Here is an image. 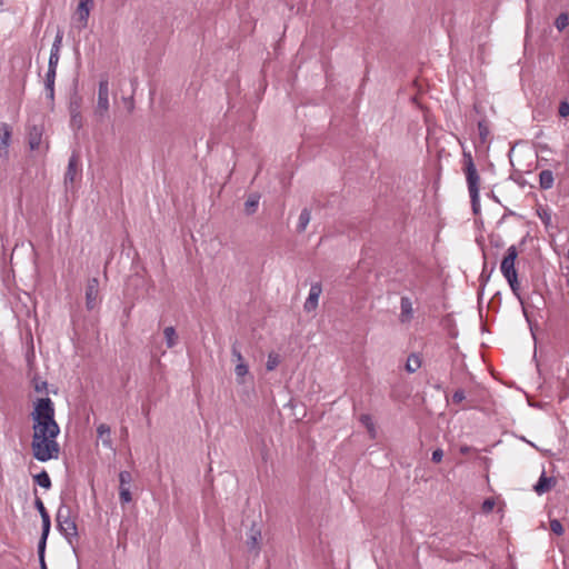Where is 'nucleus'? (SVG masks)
Returning a JSON list of instances; mask_svg holds the SVG:
<instances>
[{"label":"nucleus","instance_id":"nucleus-17","mask_svg":"<svg viewBox=\"0 0 569 569\" xmlns=\"http://www.w3.org/2000/svg\"><path fill=\"white\" fill-rule=\"evenodd\" d=\"M555 177L551 170H542L539 173V186L542 190H549L553 187Z\"/></svg>","mask_w":569,"mask_h":569},{"label":"nucleus","instance_id":"nucleus-14","mask_svg":"<svg viewBox=\"0 0 569 569\" xmlns=\"http://www.w3.org/2000/svg\"><path fill=\"white\" fill-rule=\"evenodd\" d=\"M413 318L412 301L409 297L403 296L400 299V315L399 321L401 323H409Z\"/></svg>","mask_w":569,"mask_h":569},{"label":"nucleus","instance_id":"nucleus-6","mask_svg":"<svg viewBox=\"0 0 569 569\" xmlns=\"http://www.w3.org/2000/svg\"><path fill=\"white\" fill-rule=\"evenodd\" d=\"M99 280L91 278L86 287V307L88 310H93L99 305Z\"/></svg>","mask_w":569,"mask_h":569},{"label":"nucleus","instance_id":"nucleus-1","mask_svg":"<svg viewBox=\"0 0 569 569\" xmlns=\"http://www.w3.org/2000/svg\"><path fill=\"white\" fill-rule=\"evenodd\" d=\"M59 433L60 427L56 420L32 425L31 452L37 461L47 462L59 458Z\"/></svg>","mask_w":569,"mask_h":569},{"label":"nucleus","instance_id":"nucleus-2","mask_svg":"<svg viewBox=\"0 0 569 569\" xmlns=\"http://www.w3.org/2000/svg\"><path fill=\"white\" fill-rule=\"evenodd\" d=\"M518 257V250L516 246H510L507 249L506 256L503 257L501 264H500V271L505 279L507 280L508 284L510 286V289L512 293L518 298V300L522 303L521 295H520V283L518 281V273L516 270V260Z\"/></svg>","mask_w":569,"mask_h":569},{"label":"nucleus","instance_id":"nucleus-16","mask_svg":"<svg viewBox=\"0 0 569 569\" xmlns=\"http://www.w3.org/2000/svg\"><path fill=\"white\" fill-rule=\"evenodd\" d=\"M97 433H98V437L102 440V445L106 448L111 449L112 448V440H111V429H110V427L108 425H106V423H100L97 427Z\"/></svg>","mask_w":569,"mask_h":569},{"label":"nucleus","instance_id":"nucleus-47","mask_svg":"<svg viewBox=\"0 0 569 569\" xmlns=\"http://www.w3.org/2000/svg\"><path fill=\"white\" fill-rule=\"evenodd\" d=\"M39 562H40L41 569H48L44 560H41Z\"/></svg>","mask_w":569,"mask_h":569},{"label":"nucleus","instance_id":"nucleus-13","mask_svg":"<svg viewBox=\"0 0 569 569\" xmlns=\"http://www.w3.org/2000/svg\"><path fill=\"white\" fill-rule=\"evenodd\" d=\"M78 173H79V158L77 154L73 153L69 158L67 171L64 174V184L67 188L74 183Z\"/></svg>","mask_w":569,"mask_h":569},{"label":"nucleus","instance_id":"nucleus-11","mask_svg":"<svg viewBox=\"0 0 569 569\" xmlns=\"http://www.w3.org/2000/svg\"><path fill=\"white\" fill-rule=\"evenodd\" d=\"M321 292H322V286L320 282H315L311 284L308 298L306 299V302L303 306L306 311L310 312V311H313L317 309L318 302H319V297H320Z\"/></svg>","mask_w":569,"mask_h":569},{"label":"nucleus","instance_id":"nucleus-3","mask_svg":"<svg viewBox=\"0 0 569 569\" xmlns=\"http://www.w3.org/2000/svg\"><path fill=\"white\" fill-rule=\"evenodd\" d=\"M465 173L470 194L471 206L473 212H478L480 208L479 203V187L480 177L477 172L472 156L470 152L463 151Z\"/></svg>","mask_w":569,"mask_h":569},{"label":"nucleus","instance_id":"nucleus-33","mask_svg":"<svg viewBox=\"0 0 569 569\" xmlns=\"http://www.w3.org/2000/svg\"><path fill=\"white\" fill-rule=\"evenodd\" d=\"M63 32L58 30L50 51L60 52L62 47Z\"/></svg>","mask_w":569,"mask_h":569},{"label":"nucleus","instance_id":"nucleus-4","mask_svg":"<svg viewBox=\"0 0 569 569\" xmlns=\"http://www.w3.org/2000/svg\"><path fill=\"white\" fill-rule=\"evenodd\" d=\"M56 409L54 403L49 397L39 398L33 403V410L30 413L32 425H40L41 422L53 421Z\"/></svg>","mask_w":569,"mask_h":569},{"label":"nucleus","instance_id":"nucleus-36","mask_svg":"<svg viewBox=\"0 0 569 569\" xmlns=\"http://www.w3.org/2000/svg\"><path fill=\"white\" fill-rule=\"evenodd\" d=\"M550 529H551L552 532H555L558 536L563 533L562 525L557 519H553V520L550 521Z\"/></svg>","mask_w":569,"mask_h":569},{"label":"nucleus","instance_id":"nucleus-18","mask_svg":"<svg viewBox=\"0 0 569 569\" xmlns=\"http://www.w3.org/2000/svg\"><path fill=\"white\" fill-rule=\"evenodd\" d=\"M163 337L166 345L169 349L174 348L178 345L179 337L174 327L169 326L163 329Z\"/></svg>","mask_w":569,"mask_h":569},{"label":"nucleus","instance_id":"nucleus-23","mask_svg":"<svg viewBox=\"0 0 569 569\" xmlns=\"http://www.w3.org/2000/svg\"><path fill=\"white\" fill-rule=\"evenodd\" d=\"M310 219H311L310 210L308 208L302 209V211L300 212V216H299L298 224H297L298 232H303L307 229V227L310 222Z\"/></svg>","mask_w":569,"mask_h":569},{"label":"nucleus","instance_id":"nucleus-32","mask_svg":"<svg viewBox=\"0 0 569 569\" xmlns=\"http://www.w3.org/2000/svg\"><path fill=\"white\" fill-rule=\"evenodd\" d=\"M280 363V357L278 353L276 352H270L268 355V360H267V365H266V368L268 371H272L274 370Z\"/></svg>","mask_w":569,"mask_h":569},{"label":"nucleus","instance_id":"nucleus-20","mask_svg":"<svg viewBox=\"0 0 569 569\" xmlns=\"http://www.w3.org/2000/svg\"><path fill=\"white\" fill-rule=\"evenodd\" d=\"M537 214L546 229L552 227V212L548 207H539L537 209Z\"/></svg>","mask_w":569,"mask_h":569},{"label":"nucleus","instance_id":"nucleus-43","mask_svg":"<svg viewBox=\"0 0 569 569\" xmlns=\"http://www.w3.org/2000/svg\"><path fill=\"white\" fill-rule=\"evenodd\" d=\"M442 458H443L442 449L438 448V449L433 450L432 457H431L433 462L439 463V462H441Z\"/></svg>","mask_w":569,"mask_h":569},{"label":"nucleus","instance_id":"nucleus-15","mask_svg":"<svg viewBox=\"0 0 569 569\" xmlns=\"http://www.w3.org/2000/svg\"><path fill=\"white\" fill-rule=\"evenodd\" d=\"M42 139V129L38 126H32L28 132V142L31 150L39 149Z\"/></svg>","mask_w":569,"mask_h":569},{"label":"nucleus","instance_id":"nucleus-41","mask_svg":"<svg viewBox=\"0 0 569 569\" xmlns=\"http://www.w3.org/2000/svg\"><path fill=\"white\" fill-rule=\"evenodd\" d=\"M231 355L237 363L246 362L240 350L236 346L232 347Z\"/></svg>","mask_w":569,"mask_h":569},{"label":"nucleus","instance_id":"nucleus-29","mask_svg":"<svg viewBox=\"0 0 569 569\" xmlns=\"http://www.w3.org/2000/svg\"><path fill=\"white\" fill-rule=\"evenodd\" d=\"M478 132H479L480 141L486 142L487 138L489 137V133H490V129H489L488 122L486 120H480L478 122Z\"/></svg>","mask_w":569,"mask_h":569},{"label":"nucleus","instance_id":"nucleus-40","mask_svg":"<svg viewBox=\"0 0 569 569\" xmlns=\"http://www.w3.org/2000/svg\"><path fill=\"white\" fill-rule=\"evenodd\" d=\"M57 70L56 69H49L46 73L44 83H54L56 80Z\"/></svg>","mask_w":569,"mask_h":569},{"label":"nucleus","instance_id":"nucleus-27","mask_svg":"<svg viewBox=\"0 0 569 569\" xmlns=\"http://www.w3.org/2000/svg\"><path fill=\"white\" fill-rule=\"evenodd\" d=\"M360 422L366 427V429L370 433V437L373 439L376 437V427H375L371 416L367 415V413L361 415Z\"/></svg>","mask_w":569,"mask_h":569},{"label":"nucleus","instance_id":"nucleus-21","mask_svg":"<svg viewBox=\"0 0 569 569\" xmlns=\"http://www.w3.org/2000/svg\"><path fill=\"white\" fill-rule=\"evenodd\" d=\"M421 367V359L417 353H411L406 362V371L409 373L416 372Z\"/></svg>","mask_w":569,"mask_h":569},{"label":"nucleus","instance_id":"nucleus-28","mask_svg":"<svg viewBox=\"0 0 569 569\" xmlns=\"http://www.w3.org/2000/svg\"><path fill=\"white\" fill-rule=\"evenodd\" d=\"M259 204V196L252 194L244 202L246 212L252 214L256 212Z\"/></svg>","mask_w":569,"mask_h":569},{"label":"nucleus","instance_id":"nucleus-19","mask_svg":"<svg viewBox=\"0 0 569 569\" xmlns=\"http://www.w3.org/2000/svg\"><path fill=\"white\" fill-rule=\"evenodd\" d=\"M34 507L40 513L41 520H42V527H51V520L49 512L47 511L42 500L39 497H36L34 500Z\"/></svg>","mask_w":569,"mask_h":569},{"label":"nucleus","instance_id":"nucleus-30","mask_svg":"<svg viewBox=\"0 0 569 569\" xmlns=\"http://www.w3.org/2000/svg\"><path fill=\"white\" fill-rule=\"evenodd\" d=\"M132 481V476L129 471L127 470H123V471H120L119 473V489H123V488H130V483Z\"/></svg>","mask_w":569,"mask_h":569},{"label":"nucleus","instance_id":"nucleus-22","mask_svg":"<svg viewBox=\"0 0 569 569\" xmlns=\"http://www.w3.org/2000/svg\"><path fill=\"white\" fill-rule=\"evenodd\" d=\"M50 532V527H42L41 538L38 543V556L39 561L44 560V551H46V545L47 539Z\"/></svg>","mask_w":569,"mask_h":569},{"label":"nucleus","instance_id":"nucleus-9","mask_svg":"<svg viewBox=\"0 0 569 569\" xmlns=\"http://www.w3.org/2000/svg\"><path fill=\"white\" fill-rule=\"evenodd\" d=\"M262 535L260 528L252 523L248 533H247V547L250 551L254 552V555H259L261 548Z\"/></svg>","mask_w":569,"mask_h":569},{"label":"nucleus","instance_id":"nucleus-5","mask_svg":"<svg viewBox=\"0 0 569 569\" xmlns=\"http://www.w3.org/2000/svg\"><path fill=\"white\" fill-rule=\"evenodd\" d=\"M109 79L108 77H101L98 86V99L94 108V116L99 120L107 118L109 112Z\"/></svg>","mask_w":569,"mask_h":569},{"label":"nucleus","instance_id":"nucleus-31","mask_svg":"<svg viewBox=\"0 0 569 569\" xmlns=\"http://www.w3.org/2000/svg\"><path fill=\"white\" fill-rule=\"evenodd\" d=\"M569 24V16L566 12L560 13L556 21L555 26L558 29V31H563Z\"/></svg>","mask_w":569,"mask_h":569},{"label":"nucleus","instance_id":"nucleus-45","mask_svg":"<svg viewBox=\"0 0 569 569\" xmlns=\"http://www.w3.org/2000/svg\"><path fill=\"white\" fill-rule=\"evenodd\" d=\"M34 389L38 392H41V391L46 390L47 389V382L46 381L37 382L36 386H34Z\"/></svg>","mask_w":569,"mask_h":569},{"label":"nucleus","instance_id":"nucleus-34","mask_svg":"<svg viewBox=\"0 0 569 569\" xmlns=\"http://www.w3.org/2000/svg\"><path fill=\"white\" fill-rule=\"evenodd\" d=\"M119 498L122 505L129 503L132 500L130 488L119 489Z\"/></svg>","mask_w":569,"mask_h":569},{"label":"nucleus","instance_id":"nucleus-48","mask_svg":"<svg viewBox=\"0 0 569 569\" xmlns=\"http://www.w3.org/2000/svg\"><path fill=\"white\" fill-rule=\"evenodd\" d=\"M460 450H461L462 453H467L469 451V448L468 447H462Z\"/></svg>","mask_w":569,"mask_h":569},{"label":"nucleus","instance_id":"nucleus-46","mask_svg":"<svg viewBox=\"0 0 569 569\" xmlns=\"http://www.w3.org/2000/svg\"><path fill=\"white\" fill-rule=\"evenodd\" d=\"M127 106H128V109L129 111H132L133 108H134V103H133V99L132 98H128V99H124Z\"/></svg>","mask_w":569,"mask_h":569},{"label":"nucleus","instance_id":"nucleus-44","mask_svg":"<svg viewBox=\"0 0 569 569\" xmlns=\"http://www.w3.org/2000/svg\"><path fill=\"white\" fill-rule=\"evenodd\" d=\"M495 507V501L491 499H486L482 503V510L485 512H490Z\"/></svg>","mask_w":569,"mask_h":569},{"label":"nucleus","instance_id":"nucleus-26","mask_svg":"<svg viewBox=\"0 0 569 569\" xmlns=\"http://www.w3.org/2000/svg\"><path fill=\"white\" fill-rule=\"evenodd\" d=\"M70 519H72L70 507H68L64 503L60 505L58 508V511H57V516H56L57 523L59 521H66V520H70Z\"/></svg>","mask_w":569,"mask_h":569},{"label":"nucleus","instance_id":"nucleus-12","mask_svg":"<svg viewBox=\"0 0 569 569\" xmlns=\"http://www.w3.org/2000/svg\"><path fill=\"white\" fill-rule=\"evenodd\" d=\"M57 528L70 543L78 538V528L74 519L59 521Z\"/></svg>","mask_w":569,"mask_h":569},{"label":"nucleus","instance_id":"nucleus-8","mask_svg":"<svg viewBox=\"0 0 569 569\" xmlns=\"http://www.w3.org/2000/svg\"><path fill=\"white\" fill-rule=\"evenodd\" d=\"M93 0H78L76 18L80 23V28H86L88 26L89 16L93 8Z\"/></svg>","mask_w":569,"mask_h":569},{"label":"nucleus","instance_id":"nucleus-25","mask_svg":"<svg viewBox=\"0 0 569 569\" xmlns=\"http://www.w3.org/2000/svg\"><path fill=\"white\" fill-rule=\"evenodd\" d=\"M34 482L44 489L51 488V479L46 470H42L33 477Z\"/></svg>","mask_w":569,"mask_h":569},{"label":"nucleus","instance_id":"nucleus-24","mask_svg":"<svg viewBox=\"0 0 569 569\" xmlns=\"http://www.w3.org/2000/svg\"><path fill=\"white\" fill-rule=\"evenodd\" d=\"M236 379L239 385L244 383V377L249 373V367L246 362L236 363L234 367Z\"/></svg>","mask_w":569,"mask_h":569},{"label":"nucleus","instance_id":"nucleus-38","mask_svg":"<svg viewBox=\"0 0 569 569\" xmlns=\"http://www.w3.org/2000/svg\"><path fill=\"white\" fill-rule=\"evenodd\" d=\"M558 112L561 118H567L569 116V102L561 101L559 104Z\"/></svg>","mask_w":569,"mask_h":569},{"label":"nucleus","instance_id":"nucleus-49","mask_svg":"<svg viewBox=\"0 0 569 569\" xmlns=\"http://www.w3.org/2000/svg\"><path fill=\"white\" fill-rule=\"evenodd\" d=\"M567 257H568V259H569V247H568V252H567Z\"/></svg>","mask_w":569,"mask_h":569},{"label":"nucleus","instance_id":"nucleus-37","mask_svg":"<svg viewBox=\"0 0 569 569\" xmlns=\"http://www.w3.org/2000/svg\"><path fill=\"white\" fill-rule=\"evenodd\" d=\"M71 123L77 124L78 128L81 127V114L78 110V107L71 110Z\"/></svg>","mask_w":569,"mask_h":569},{"label":"nucleus","instance_id":"nucleus-39","mask_svg":"<svg viewBox=\"0 0 569 569\" xmlns=\"http://www.w3.org/2000/svg\"><path fill=\"white\" fill-rule=\"evenodd\" d=\"M46 96L48 100L53 102L54 100V83H44Z\"/></svg>","mask_w":569,"mask_h":569},{"label":"nucleus","instance_id":"nucleus-7","mask_svg":"<svg viewBox=\"0 0 569 569\" xmlns=\"http://www.w3.org/2000/svg\"><path fill=\"white\" fill-rule=\"evenodd\" d=\"M12 129L6 122H0V157L9 158V148L11 144Z\"/></svg>","mask_w":569,"mask_h":569},{"label":"nucleus","instance_id":"nucleus-10","mask_svg":"<svg viewBox=\"0 0 569 569\" xmlns=\"http://www.w3.org/2000/svg\"><path fill=\"white\" fill-rule=\"evenodd\" d=\"M557 485V479L555 477L547 476L546 471L543 470L537 481V483L533 486V491L538 496H542L547 492H549L551 489H553Z\"/></svg>","mask_w":569,"mask_h":569},{"label":"nucleus","instance_id":"nucleus-35","mask_svg":"<svg viewBox=\"0 0 569 569\" xmlns=\"http://www.w3.org/2000/svg\"><path fill=\"white\" fill-rule=\"evenodd\" d=\"M59 60H60V52L50 51L48 68L57 70Z\"/></svg>","mask_w":569,"mask_h":569},{"label":"nucleus","instance_id":"nucleus-42","mask_svg":"<svg viewBox=\"0 0 569 569\" xmlns=\"http://www.w3.org/2000/svg\"><path fill=\"white\" fill-rule=\"evenodd\" d=\"M465 391L462 389H458L452 395V401L455 403H460L462 400H465Z\"/></svg>","mask_w":569,"mask_h":569}]
</instances>
